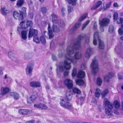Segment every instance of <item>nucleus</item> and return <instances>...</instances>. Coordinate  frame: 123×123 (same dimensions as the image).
<instances>
[{
	"instance_id": "1",
	"label": "nucleus",
	"mask_w": 123,
	"mask_h": 123,
	"mask_svg": "<svg viewBox=\"0 0 123 123\" xmlns=\"http://www.w3.org/2000/svg\"><path fill=\"white\" fill-rule=\"evenodd\" d=\"M84 38L86 43H88L89 42V36L84 34L79 35L77 40L73 43L72 42L70 45H69L67 49L68 53L65 55L66 59L65 60V68L67 69H70V63L72 62L74 64L76 63V60L80 59L81 55V53L79 52H76L74 55L75 58L73 57H71L70 54H72L74 53V49L78 50L80 47V41Z\"/></svg>"
},
{
	"instance_id": "2",
	"label": "nucleus",
	"mask_w": 123,
	"mask_h": 123,
	"mask_svg": "<svg viewBox=\"0 0 123 123\" xmlns=\"http://www.w3.org/2000/svg\"><path fill=\"white\" fill-rule=\"evenodd\" d=\"M48 34L49 38H52L54 36L52 33V32L57 33L59 32L60 30V27L56 24H53L52 28H51L50 24L49 23H48Z\"/></svg>"
},
{
	"instance_id": "3",
	"label": "nucleus",
	"mask_w": 123,
	"mask_h": 123,
	"mask_svg": "<svg viewBox=\"0 0 123 123\" xmlns=\"http://www.w3.org/2000/svg\"><path fill=\"white\" fill-rule=\"evenodd\" d=\"M99 34V32H96L94 33L93 43L94 45H96L97 44V41H98L99 48L100 49H102L104 48V44L103 42L100 39Z\"/></svg>"
},
{
	"instance_id": "4",
	"label": "nucleus",
	"mask_w": 123,
	"mask_h": 123,
	"mask_svg": "<svg viewBox=\"0 0 123 123\" xmlns=\"http://www.w3.org/2000/svg\"><path fill=\"white\" fill-rule=\"evenodd\" d=\"M104 102L105 105L107 106L108 107L107 108L105 109L106 114L107 116L111 115L112 113L111 109L113 107V105L106 98H105L104 99Z\"/></svg>"
},
{
	"instance_id": "5",
	"label": "nucleus",
	"mask_w": 123,
	"mask_h": 123,
	"mask_svg": "<svg viewBox=\"0 0 123 123\" xmlns=\"http://www.w3.org/2000/svg\"><path fill=\"white\" fill-rule=\"evenodd\" d=\"M91 67L92 69V72L94 74V75L98 72V61L96 57H94L92 60V63L91 64Z\"/></svg>"
},
{
	"instance_id": "6",
	"label": "nucleus",
	"mask_w": 123,
	"mask_h": 123,
	"mask_svg": "<svg viewBox=\"0 0 123 123\" xmlns=\"http://www.w3.org/2000/svg\"><path fill=\"white\" fill-rule=\"evenodd\" d=\"M60 104L63 108L67 109L73 112V110L74 108L72 107V104L69 102L66 103L64 99H62L61 101Z\"/></svg>"
},
{
	"instance_id": "7",
	"label": "nucleus",
	"mask_w": 123,
	"mask_h": 123,
	"mask_svg": "<svg viewBox=\"0 0 123 123\" xmlns=\"http://www.w3.org/2000/svg\"><path fill=\"white\" fill-rule=\"evenodd\" d=\"M37 95V92L35 90H33L31 95L30 97L27 98V103L28 104H31L34 102L35 100Z\"/></svg>"
},
{
	"instance_id": "8",
	"label": "nucleus",
	"mask_w": 123,
	"mask_h": 123,
	"mask_svg": "<svg viewBox=\"0 0 123 123\" xmlns=\"http://www.w3.org/2000/svg\"><path fill=\"white\" fill-rule=\"evenodd\" d=\"M24 12L22 11H19V12L15 11L13 13V16L15 19L19 20H22L24 18L23 14Z\"/></svg>"
},
{
	"instance_id": "9",
	"label": "nucleus",
	"mask_w": 123,
	"mask_h": 123,
	"mask_svg": "<svg viewBox=\"0 0 123 123\" xmlns=\"http://www.w3.org/2000/svg\"><path fill=\"white\" fill-rule=\"evenodd\" d=\"M25 21H22L20 23V25L21 28L23 29L27 28L29 26L31 27L32 26L33 23L31 21H27L25 23Z\"/></svg>"
},
{
	"instance_id": "10",
	"label": "nucleus",
	"mask_w": 123,
	"mask_h": 123,
	"mask_svg": "<svg viewBox=\"0 0 123 123\" xmlns=\"http://www.w3.org/2000/svg\"><path fill=\"white\" fill-rule=\"evenodd\" d=\"M33 64L32 63L30 64H29L27 66L26 68V74L30 76L32 75V71L33 69Z\"/></svg>"
},
{
	"instance_id": "11",
	"label": "nucleus",
	"mask_w": 123,
	"mask_h": 123,
	"mask_svg": "<svg viewBox=\"0 0 123 123\" xmlns=\"http://www.w3.org/2000/svg\"><path fill=\"white\" fill-rule=\"evenodd\" d=\"M38 34V31L36 29L30 28L29 31L28 37L29 38L37 36Z\"/></svg>"
},
{
	"instance_id": "12",
	"label": "nucleus",
	"mask_w": 123,
	"mask_h": 123,
	"mask_svg": "<svg viewBox=\"0 0 123 123\" xmlns=\"http://www.w3.org/2000/svg\"><path fill=\"white\" fill-rule=\"evenodd\" d=\"M64 83L68 89H71L73 86V81L69 79H66L64 82Z\"/></svg>"
},
{
	"instance_id": "13",
	"label": "nucleus",
	"mask_w": 123,
	"mask_h": 123,
	"mask_svg": "<svg viewBox=\"0 0 123 123\" xmlns=\"http://www.w3.org/2000/svg\"><path fill=\"white\" fill-rule=\"evenodd\" d=\"M50 19L54 24H56V23L59 22L56 15L54 13H52L51 14Z\"/></svg>"
},
{
	"instance_id": "14",
	"label": "nucleus",
	"mask_w": 123,
	"mask_h": 123,
	"mask_svg": "<svg viewBox=\"0 0 123 123\" xmlns=\"http://www.w3.org/2000/svg\"><path fill=\"white\" fill-rule=\"evenodd\" d=\"M110 20L107 18H103L102 20L99 21V24L100 26H105L109 24Z\"/></svg>"
},
{
	"instance_id": "15",
	"label": "nucleus",
	"mask_w": 123,
	"mask_h": 123,
	"mask_svg": "<svg viewBox=\"0 0 123 123\" xmlns=\"http://www.w3.org/2000/svg\"><path fill=\"white\" fill-rule=\"evenodd\" d=\"M81 25L80 23H77L73 26L69 31L70 34H72Z\"/></svg>"
},
{
	"instance_id": "16",
	"label": "nucleus",
	"mask_w": 123,
	"mask_h": 123,
	"mask_svg": "<svg viewBox=\"0 0 123 123\" xmlns=\"http://www.w3.org/2000/svg\"><path fill=\"white\" fill-rule=\"evenodd\" d=\"M30 86L33 87H40L41 86L40 83L37 81H32L29 83Z\"/></svg>"
},
{
	"instance_id": "17",
	"label": "nucleus",
	"mask_w": 123,
	"mask_h": 123,
	"mask_svg": "<svg viewBox=\"0 0 123 123\" xmlns=\"http://www.w3.org/2000/svg\"><path fill=\"white\" fill-rule=\"evenodd\" d=\"M65 61L64 63L61 62L59 63V70L61 72H63L64 71V69L65 68L66 70H68L70 69H67L65 68Z\"/></svg>"
},
{
	"instance_id": "18",
	"label": "nucleus",
	"mask_w": 123,
	"mask_h": 123,
	"mask_svg": "<svg viewBox=\"0 0 123 123\" xmlns=\"http://www.w3.org/2000/svg\"><path fill=\"white\" fill-rule=\"evenodd\" d=\"M92 53V50L91 48H89L87 49L85 55V57L88 59L91 56Z\"/></svg>"
},
{
	"instance_id": "19",
	"label": "nucleus",
	"mask_w": 123,
	"mask_h": 123,
	"mask_svg": "<svg viewBox=\"0 0 123 123\" xmlns=\"http://www.w3.org/2000/svg\"><path fill=\"white\" fill-rule=\"evenodd\" d=\"M72 93L71 91L67 90L66 92V97L68 100H70L72 98Z\"/></svg>"
},
{
	"instance_id": "20",
	"label": "nucleus",
	"mask_w": 123,
	"mask_h": 123,
	"mask_svg": "<svg viewBox=\"0 0 123 123\" xmlns=\"http://www.w3.org/2000/svg\"><path fill=\"white\" fill-rule=\"evenodd\" d=\"M9 91V89L7 87L1 88V94L2 95H4L7 93Z\"/></svg>"
},
{
	"instance_id": "21",
	"label": "nucleus",
	"mask_w": 123,
	"mask_h": 123,
	"mask_svg": "<svg viewBox=\"0 0 123 123\" xmlns=\"http://www.w3.org/2000/svg\"><path fill=\"white\" fill-rule=\"evenodd\" d=\"M34 106L35 107L41 108L42 109H46L47 108V107L45 105L41 103L35 104L34 105Z\"/></svg>"
},
{
	"instance_id": "22",
	"label": "nucleus",
	"mask_w": 123,
	"mask_h": 123,
	"mask_svg": "<svg viewBox=\"0 0 123 123\" xmlns=\"http://www.w3.org/2000/svg\"><path fill=\"white\" fill-rule=\"evenodd\" d=\"M1 12L2 14L4 15H5L9 13L10 11L6 7L4 6L1 8Z\"/></svg>"
},
{
	"instance_id": "23",
	"label": "nucleus",
	"mask_w": 123,
	"mask_h": 123,
	"mask_svg": "<svg viewBox=\"0 0 123 123\" xmlns=\"http://www.w3.org/2000/svg\"><path fill=\"white\" fill-rule=\"evenodd\" d=\"M27 33L28 31L27 30H24L21 31V37L22 39L25 40L27 39Z\"/></svg>"
},
{
	"instance_id": "24",
	"label": "nucleus",
	"mask_w": 123,
	"mask_h": 123,
	"mask_svg": "<svg viewBox=\"0 0 123 123\" xmlns=\"http://www.w3.org/2000/svg\"><path fill=\"white\" fill-rule=\"evenodd\" d=\"M19 113L21 114H27L30 113L28 110V109L19 110L18 111Z\"/></svg>"
},
{
	"instance_id": "25",
	"label": "nucleus",
	"mask_w": 123,
	"mask_h": 123,
	"mask_svg": "<svg viewBox=\"0 0 123 123\" xmlns=\"http://www.w3.org/2000/svg\"><path fill=\"white\" fill-rule=\"evenodd\" d=\"M85 75V72L83 71H79L77 75V77L82 78H83Z\"/></svg>"
},
{
	"instance_id": "26",
	"label": "nucleus",
	"mask_w": 123,
	"mask_h": 123,
	"mask_svg": "<svg viewBox=\"0 0 123 123\" xmlns=\"http://www.w3.org/2000/svg\"><path fill=\"white\" fill-rule=\"evenodd\" d=\"M102 2L101 1H99L96 3L92 7L91 10L95 9L98 7L102 4Z\"/></svg>"
},
{
	"instance_id": "27",
	"label": "nucleus",
	"mask_w": 123,
	"mask_h": 123,
	"mask_svg": "<svg viewBox=\"0 0 123 123\" xmlns=\"http://www.w3.org/2000/svg\"><path fill=\"white\" fill-rule=\"evenodd\" d=\"M10 95L13 96L15 99H17L19 98V95L18 94L15 92H10Z\"/></svg>"
},
{
	"instance_id": "28",
	"label": "nucleus",
	"mask_w": 123,
	"mask_h": 123,
	"mask_svg": "<svg viewBox=\"0 0 123 123\" xmlns=\"http://www.w3.org/2000/svg\"><path fill=\"white\" fill-rule=\"evenodd\" d=\"M32 56V54L26 53L24 55V58L25 60H28L30 59Z\"/></svg>"
},
{
	"instance_id": "29",
	"label": "nucleus",
	"mask_w": 123,
	"mask_h": 123,
	"mask_svg": "<svg viewBox=\"0 0 123 123\" xmlns=\"http://www.w3.org/2000/svg\"><path fill=\"white\" fill-rule=\"evenodd\" d=\"M73 91L74 93H76L77 95H76V97H78V94H80L81 92V91L79 89L76 88H73Z\"/></svg>"
},
{
	"instance_id": "30",
	"label": "nucleus",
	"mask_w": 123,
	"mask_h": 123,
	"mask_svg": "<svg viewBox=\"0 0 123 123\" xmlns=\"http://www.w3.org/2000/svg\"><path fill=\"white\" fill-rule=\"evenodd\" d=\"M76 84L79 86H83L84 84V82L82 80H78L76 81Z\"/></svg>"
},
{
	"instance_id": "31",
	"label": "nucleus",
	"mask_w": 123,
	"mask_h": 123,
	"mask_svg": "<svg viewBox=\"0 0 123 123\" xmlns=\"http://www.w3.org/2000/svg\"><path fill=\"white\" fill-rule=\"evenodd\" d=\"M24 0H18L17 2V5L18 7H20L24 4Z\"/></svg>"
},
{
	"instance_id": "32",
	"label": "nucleus",
	"mask_w": 123,
	"mask_h": 123,
	"mask_svg": "<svg viewBox=\"0 0 123 123\" xmlns=\"http://www.w3.org/2000/svg\"><path fill=\"white\" fill-rule=\"evenodd\" d=\"M59 21L57 23H56V25H58L60 27H63L64 26V22L63 20H59Z\"/></svg>"
},
{
	"instance_id": "33",
	"label": "nucleus",
	"mask_w": 123,
	"mask_h": 123,
	"mask_svg": "<svg viewBox=\"0 0 123 123\" xmlns=\"http://www.w3.org/2000/svg\"><path fill=\"white\" fill-rule=\"evenodd\" d=\"M77 0H67L68 3L71 4L72 6H75L76 4V2Z\"/></svg>"
},
{
	"instance_id": "34",
	"label": "nucleus",
	"mask_w": 123,
	"mask_h": 123,
	"mask_svg": "<svg viewBox=\"0 0 123 123\" xmlns=\"http://www.w3.org/2000/svg\"><path fill=\"white\" fill-rule=\"evenodd\" d=\"M9 56L13 60L14 58V53L12 51H10L8 52Z\"/></svg>"
},
{
	"instance_id": "35",
	"label": "nucleus",
	"mask_w": 123,
	"mask_h": 123,
	"mask_svg": "<svg viewBox=\"0 0 123 123\" xmlns=\"http://www.w3.org/2000/svg\"><path fill=\"white\" fill-rule=\"evenodd\" d=\"M108 93V90L106 89L104 90L102 92L101 95L102 97H105Z\"/></svg>"
},
{
	"instance_id": "36",
	"label": "nucleus",
	"mask_w": 123,
	"mask_h": 123,
	"mask_svg": "<svg viewBox=\"0 0 123 123\" xmlns=\"http://www.w3.org/2000/svg\"><path fill=\"white\" fill-rule=\"evenodd\" d=\"M100 89L97 88L95 92V96L97 97H99L100 95Z\"/></svg>"
},
{
	"instance_id": "37",
	"label": "nucleus",
	"mask_w": 123,
	"mask_h": 123,
	"mask_svg": "<svg viewBox=\"0 0 123 123\" xmlns=\"http://www.w3.org/2000/svg\"><path fill=\"white\" fill-rule=\"evenodd\" d=\"M111 2H110L107 3L105 4L104 6V9L105 10H106L109 8L111 5Z\"/></svg>"
},
{
	"instance_id": "38",
	"label": "nucleus",
	"mask_w": 123,
	"mask_h": 123,
	"mask_svg": "<svg viewBox=\"0 0 123 123\" xmlns=\"http://www.w3.org/2000/svg\"><path fill=\"white\" fill-rule=\"evenodd\" d=\"M87 14L86 13H85L80 18L79 21L80 22H81L83 20L85 19L87 16Z\"/></svg>"
},
{
	"instance_id": "39",
	"label": "nucleus",
	"mask_w": 123,
	"mask_h": 123,
	"mask_svg": "<svg viewBox=\"0 0 123 123\" xmlns=\"http://www.w3.org/2000/svg\"><path fill=\"white\" fill-rule=\"evenodd\" d=\"M115 107L116 109H117L120 106V104L118 102L117 100L115 101L114 102Z\"/></svg>"
},
{
	"instance_id": "40",
	"label": "nucleus",
	"mask_w": 123,
	"mask_h": 123,
	"mask_svg": "<svg viewBox=\"0 0 123 123\" xmlns=\"http://www.w3.org/2000/svg\"><path fill=\"white\" fill-rule=\"evenodd\" d=\"M114 30L113 26L112 25H110L108 29V31L110 33H112L113 32Z\"/></svg>"
},
{
	"instance_id": "41",
	"label": "nucleus",
	"mask_w": 123,
	"mask_h": 123,
	"mask_svg": "<svg viewBox=\"0 0 123 123\" xmlns=\"http://www.w3.org/2000/svg\"><path fill=\"white\" fill-rule=\"evenodd\" d=\"M102 83V80L99 78H98L97 79V84L99 86L101 85Z\"/></svg>"
},
{
	"instance_id": "42",
	"label": "nucleus",
	"mask_w": 123,
	"mask_h": 123,
	"mask_svg": "<svg viewBox=\"0 0 123 123\" xmlns=\"http://www.w3.org/2000/svg\"><path fill=\"white\" fill-rule=\"evenodd\" d=\"M104 79L105 81L108 82L110 81V80L111 78L109 76V75H107L104 76Z\"/></svg>"
},
{
	"instance_id": "43",
	"label": "nucleus",
	"mask_w": 123,
	"mask_h": 123,
	"mask_svg": "<svg viewBox=\"0 0 123 123\" xmlns=\"http://www.w3.org/2000/svg\"><path fill=\"white\" fill-rule=\"evenodd\" d=\"M90 22L89 20L86 21L83 25L82 26V30H83L86 27L87 25Z\"/></svg>"
},
{
	"instance_id": "44",
	"label": "nucleus",
	"mask_w": 123,
	"mask_h": 123,
	"mask_svg": "<svg viewBox=\"0 0 123 123\" xmlns=\"http://www.w3.org/2000/svg\"><path fill=\"white\" fill-rule=\"evenodd\" d=\"M118 15L117 13L115 12L113 15V20L114 21H116L117 19V18L118 17Z\"/></svg>"
},
{
	"instance_id": "45",
	"label": "nucleus",
	"mask_w": 123,
	"mask_h": 123,
	"mask_svg": "<svg viewBox=\"0 0 123 123\" xmlns=\"http://www.w3.org/2000/svg\"><path fill=\"white\" fill-rule=\"evenodd\" d=\"M40 40L43 44H44L46 42V40L44 37L43 36H41L40 38Z\"/></svg>"
},
{
	"instance_id": "46",
	"label": "nucleus",
	"mask_w": 123,
	"mask_h": 123,
	"mask_svg": "<svg viewBox=\"0 0 123 123\" xmlns=\"http://www.w3.org/2000/svg\"><path fill=\"white\" fill-rule=\"evenodd\" d=\"M41 11L43 14H45L47 10L46 7H43L41 8Z\"/></svg>"
},
{
	"instance_id": "47",
	"label": "nucleus",
	"mask_w": 123,
	"mask_h": 123,
	"mask_svg": "<svg viewBox=\"0 0 123 123\" xmlns=\"http://www.w3.org/2000/svg\"><path fill=\"white\" fill-rule=\"evenodd\" d=\"M77 74V70L76 68H74L73 70L72 76L73 77H75Z\"/></svg>"
},
{
	"instance_id": "48",
	"label": "nucleus",
	"mask_w": 123,
	"mask_h": 123,
	"mask_svg": "<svg viewBox=\"0 0 123 123\" xmlns=\"http://www.w3.org/2000/svg\"><path fill=\"white\" fill-rule=\"evenodd\" d=\"M33 41L37 43H39L40 40L38 38L37 36H34L33 37Z\"/></svg>"
},
{
	"instance_id": "49",
	"label": "nucleus",
	"mask_w": 123,
	"mask_h": 123,
	"mask_svg": "<svg viewBox=\"0 0 123 123\" xmlns=\"http://www.w3.org/2000/svg\"><path fill=\"white\" fill-rule=\"evenodd\" d=\"M73 9V7L71 5H69L68 6V13H71L72 12Z\"/></svg>"
},
{
	"instance_id": "50",
	"label": "nucleus",
	"mask_w": 123,
	"mask_h": 123,
	"mask_svg": "<svg viewBox=\"0 0 123 123\" xmlns=\"http://www.w3.org/2000/svg\"><path fill=\"white\" fill-rule=\"evenodd\" d=\"M118 34L119 35H122L123 34V31L121 28H120L118 30Z\"/></svg>"
},
{
	"instance_id": "51",
	"label": "nucleus",
	"mask_w": 123,
	"mask_h": 123,
	"mask_svg": "<svg viewBox=\"0 0 123 123\" xmlns=\"http://www.w3.org/2000/svg\"><path fill=\"white\" fill-rule=\"evenodd\" d=\"M65 9L64 8H62L61 9V12L62 15L63 16L65 15Z\"/></svg>"
},
{
	"instance_id": "52",
	"label": "nucleus",
	"mask_w": 123,
	"mask_h": 123,
	"mask_svg": "<svg viewBox=\"0 0 123 123\" xmlns=\"http://www.w3.org/2000/svg\"><path fill=\"white\" fill-rule=\"evenodd\" d=\"M52 58L53 61H56L57 60V58L54 55H52Z\"/></svg>"
},
{
	"instance_id": "53",
	"label": "nucleus",
	"mask_w": 123,
	"mask_h": 123,
	"mask_svg": "<svg viewBox=\"0 0 123 123\" xmlns=\"http://www.w3.org/2000/svg\"><path fill=\"white\" fill-rule=\"evenodd\" d=\"M86 68L85 64L84 63H82L81 66V69L83 70Z\"/></svg>"
},
{
	"instance_id": "54",
	"label": "nucleus",
	"mask_w": 123,
	"mask_h": 123,
	"mask_svg": "<svg viewBox=\"0 0 123 123\" xmlns=\"http://www.w3.org/2000/svg\"><path fill=\"white\" fill-rule=\"evenodd\" d=\"M109 75V76L111 78H112L114 76V74L112 72H110L108 74Z\"/></svg>"
},
{
	"instance_id": "55",
	"label": "nucleus",
	"mask_w": 123,
	"mask_h": 123,
	"mask_svg": "<svg viewBox=\"0 0 123 123\" xmlns=\"http://www.w3.org/2000/svg\"><path fill=\"white\" fill-rule=\"evenodd\" d=\"M118 76L119 79L122 80L123 79V76L122 75H121V73H119L118 74Z\"/></svg>"
},
{
	"instance_id": "56",
	"label": "nucleus",
	"mask_w": 123,
	"mask_h": 123,
	"mask_svg": "<svg viewBox=\"0 0 123 123\" xmlns=\"http://www.w3.org/2000/svg\"><path fill=\"white\" fill-rule=\"evenodd\" d=\"M100 30L101 31V32H104V26H100Z\"/></svg>"
},
{
	"instance_id": "57",
	"label": "nucleus",
	"mask_w": 123,
	"mask_h": 123,
	"mask_svg": "<svg viewBox=\"0 0 123 123\" xmlns=\"http://www.w3.org/2000/svg\"><path fill=\"white\" fill-rule=\"evenodd\" d=\"M68 72L67 71H65L64 74V76H67L68 74Z\"/></svg>"
},
{
	"instance_id": "58",
	"label": "nucleus",
	"mask_w": 123,
	"mask_h": 123,
	"mask_svg": "<svg viewBox=\"0 0 123 123\" xmlns=\"http://www.w3.org/2000/svg\"><path fill=\"white\" fill-rule=\"evenodd\" d=\"M33 2L32 0H30L28 2V4L29 6H30L32 4Z\"/></svg>"
},
{
	"instance_id": "59",
	"label": "nucleus",
	"mask_w": 123,
	"mask_h": 123,
	"mask_svg": "<svg viewBox=\"0 0 123 123\" xmlns=\"http://www.w3.org/2000/svg\"><path fill=\"white\" fill-rule=\"evenodd\" d=\"M97 25L96 24H94L93 25V29L95 30H96L97 29Z\"/></svg>"
},
{
	"instance_id": "60",
	"label": "nucleus",
	"mask_w": 123,
	"mask_h": 123,
	"mask_svg": "<svg viewBox=\"0 0 123 123\" xmlns=\"http://www.w3.org/2000/svg\"><path fill=\"white\" fill-rule=\"evenodd\" d=\"M113 6L115 7H118V5L117 3H114L113 4Z\"/></svg>"
},
{
	"instance_id": "61",
	"label": "nucleus",
	"mask_w": 123,
	"mask_h": 123,
	"mask_svg": "<svg viewBox=\"0 0 123 123\" xmlns=\"http://www.w3.org/2000/svg\"><path fill=\"white\" fill-rule=\"evenodd\" d=\"M62 53H59L58 55V56L59 57L61 58L62 56Z\"/></svg>"
},
{
	"instance_id": "62",
	"label": "nucleus",
	"mask_w": 123,
	"mask_h": 123,
	"mask_svg": "<svg viewBox=\"0 0 123 123\" xmlns=\"http://www.w3.org/2000/svg\"><path fill=\"white\" fill-rule=\"evenodd\" d=\"M29 16L30 18H32L33 16V13H31L29 14Z\"/></svg>"
},
{
	"instance_id": "63",
	"label": "nucleus",
	"mask_w": 123,
	"mask_h": 123,
	"mask_svg": "<svg viewBox=\"0 0 123 123\" xmlns=\"http://www.w3.org/2000/svg\"><path fill=\"white\" fill-rule=\"evenodd\" d=\"M114 113L115 114H116V115H118V111L117 110V109L116 110H115L114 111Z\"/></svg>"
},
{
	"instance_id": "64",
	"label": "nucleus",
	"mask_w": 123,
	"mask_h": 123,
	"mask_svg": "<svg viewBox=\"0 0 123 123\" xmlns=\"http://www.w3.org/2000/svg\"><path fill=\"white\" fill-rule=\"evenodd\" d=\"M119 20H120L121 24L123 23V18H121Z\"/></svg>"
}]
</instances>
